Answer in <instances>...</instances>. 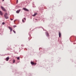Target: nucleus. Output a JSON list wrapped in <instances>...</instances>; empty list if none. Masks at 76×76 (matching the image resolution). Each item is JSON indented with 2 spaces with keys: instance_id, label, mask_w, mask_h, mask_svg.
Masks as SVG:
<instances>
[{
  "instance_id": "nucleus-1",
  "label": "nucleus",
  "mask_w": 76,
  "mask_h": 76,
  "mask_svg": "<svg viewBox=\"0 0 76 76\" xmlns=\"http://www.w3.org/2000/svg\"><path fill=\"white\" fill-rule=\"evenodd\" d=\"M8 14L7 13H5L4 15V17L6 19H9V17L7 16Z\"/></svg>"
},
{
  "instance_id": "nucleus-2",
  "label": "nucleus",
  "mask_w": 76,
  "mask_h": 76,
  "mask_svg": "<svg viewBox=\"0 0 76 76\" xmlns=\"http://www.w3.org/2000/svg\"><path fill=\"white\" fill-rule=\"evenodd\" d=\"M23 10H25V11H26V12H29V10L25 8H23Z\"/></svg>"
},
{
  "instance_id": "nucleus-3",
  "label": "nucleus",
  "mask_w": 76,
  "mask_h": 76,
  "mask_svg": "<svg viewBox=\"0 0 76 76\" xmlns=\"http://www.w3.org/2000/svg\"><path fill=\"white\" fill-rule=\"evenodd\" d=\"M1 9H2V10H3V11H4V12H6V10L2 6H1Z\"/></svg>"
},
{
  "instance_id": "nucleus-4",
  "label": "nucleus",
  "mask_w": 76,
  "mask_h": 76,
  "mask_svg": "<svg viewBox=\"0 0 76 76\" xmlns=\"http://www.w3.org/2000/svg\"><path fill=\"white\" fill-rule=\"evenodd\" d=\"M8 28H9V29L10 30V31L11 32V31H12L13 30V29H12V28L10 27H9Z\"/></svg>"
},
{
  "instance_id": "nucleus-5",
  "label": "nucleus",
  "mask_w": 76,
  "mask_h": 76,
  "mask_svg": "<svg viewBox=\"0 0 76 76\" xmlns=\"http://www.w3.org/2000/svg\"><path fill=\"white\" fill-rule=\"evenodd\" d=\"M31 64L32 65H36V64H37V63H34V62H31Z\"/></svg>"
},
{
  "instance_id": "nucleus-6",
  "label": "nucleus",
  "mask_w": 76,
  "mask_h": 76,
  "mask_svg": "<svg viewBox=\"0 0 76 76\" xmlns=\"http://www.w3.org/2000/svg\"><path fill=\"white\" fill-rule=\"evenodd\" d=\"M20 11V10H17L16 12L17 13H19V12Z\"/></svg>"
},
{
  "instance_id": "nucleus-7",
  "label": "nucleus",
  "mask_w": 76,
  "mask_h": 76,
  "mask_svg": "<svg viewBox=\"0 0 76 76\" xmlns=\"http://www.w3.org/2000/svg\"><path fill=\"white\" fill-rule=\"evenodd\" d=\"M0 15L1 16H2V15H3V12H2L1 11H0Z\"/></svg>"
},
{
  "instance_id": "nucleus-8",
  "label": "nucleus",
  "mask_w": 76,
  "mask_h": 76,
  "mask_svg": "<svg viewBox=\"0 0 76 76\" xmlns=\"http://www.w3.org/2000/svg\"><path fill=\"white\" fill-rule=\"evenodd\" d=\"M6 59V61H8V60H9V56L7 57Z\"/></svg>"
},
{
  "instance_id": "nucleus-9",
  "label": "nucleus",
  "mask_w": 76,
  "mask_h": 76,
  "mask_svg": "<svg viewBox=\"0 0 76 76\" xmlns=\"http://www.w3.org/2000/svg\"><path fill=\"white\" fill-rule=\"evenodd\" d=\"M37 15V13H36L34 15H33L32 16H35Z\"/></svg>"
},
{
  "instance_id": "nucleus-10",
  "label": "nucleus",
  "mask_w": 76,
  "mask_h": 76,
  "mask_svg": "<svg viewBox=\"0 0 76 76\" xmlns=\"http://www.w3.org/2000/svg\"><path fill=\"white\" fill-rule=\"evenodd\" d=\"M59 37H61V33H60V32H59Z\"/></svg>"
},
{
  "instance_id": "nucleus-11",
  "label": "nucleus",
  "mask_w": 76,
  "mask_h": 76,
  "mask_svg": "<svg viewBox=\"0 0 76 76\" xmlns=\"http://www.w3.org/2000/svg\"><path fill=\"white\" fill-rule=\"evenodd\" d=\"M17 59L18 60H19L20 59V57H17Z\"/></svg>"
},
{
  "instance_id": "nucleus-12",
  "label": "nucleus",
  "mask_w": 76,
  "mask_h": 76,
  "mask_svg": "<svg viewBox=\"0 0 76 76\" xmlns=\"http://www.w3.org/2000/svg\"><path fill=\"white\" fill-rule=\"evenodd\" d=\"M13 32H14V33L15 34V33H16V32H15V30H13Z\"/></svg>"
},
{
  "instance_id": "nucleus-13",
  "label": "nucleus",
  "mask_w": 76,
  "mask_h": 76,
  "mask_svg": "<svg viewBox=\"0 0 76 76\" xmlns=\"http://www.w3.org/2000/svg\"><path fill=\"white\" fill-rule=\"evenodd\" d=\"M5 23H4V22H3L2 23V25H4V24Z\"/></svg>"
},
{
  "instance_id": "nucleus-14",
  "label": "nucleus",
  "mask_w": 76,
  "mask_h": 76,
  "mask_svg": "<svg viewBox=\"0 0 76 76\" xmlns=\"http://www.w3.org/2000/svg\"><path fill=\"white\" fill-rule=\"evenodd\" d=\"M15 60H13V63H15Z\"/></svg>"
},
{
  "instance_id": "nucleus-15",
  "label": "nucleus",
  "mask_w": 76,
  "mask_h": 76,
  "mask_svg": "<svg viewBox=\"0 0 76 76\" xmlns=\"http://www.w3.org/2000/svg\"><path fill=\"white\" fill-rule=\"evenodd\" d=\"M22 22H25V21H24V20H23V19L22 20Z\"/></svg>"
},
{
  "instance_id": "nucleus-16",
  "label": "nucleus",
  "mask_w": 76,
  "mask_h": 76,
  "mask_svg": "<svg viewBox=\"0 0 76 76\" xmlns=\"http://www.w3.org/2000/svg\"><path fill=\"white\" fill-rule=\"evenodd\" d=\"M24 20H26V18H24Z\"/></svg>"
},
{
  "instance_id": "nucleus-17",
  "label": "nucleus",
  "mask_w": 76,
  "mask_h": 76,
  "mask_svg": "<svg viewBox=\"0 0 76 76\" xmlns=\"http://www.w3.org/2000/svg\"><path fill=\"white\" fill-rule=\"evenodd\" d=\"M47 36H48V34L47 33Z\"/></svg>"
},
{
  "instance_id": "nucleus-18",
  "label": "nucleus",
  "mask_w": 76,
  "mask_h": 76,
  "mask_svg": "<svg viewBox=\"0 0 76 76\" xmlns=\"http://www.w3.org/2000/svg\"><path fill=\"white\" fill-rule=\"evenodd\" d=\"M14 26V28H15V27H16V26Z\"/></svg>"
},
{
  "instance_id": "nucleus-19",
  "label": "nucleus",
  "mask_w": 76,
  "mask_h": 76,
  "mask_svg": "<svg viewBox=\"0 0 76 76\" xmlns=\"http://www.w3.org/2000/svg\"><path fill=\"white\" fill-rule=\"evenodd\" d=\"M13 20V19H11V20Z\"/></svg>"
},
{
  "instance_id": "nucleus-20",
  "label": "nucleus",
  "mask_w": 76,
  "mask_h": 76,
  "mask_svg": "<svg viewBox=\"0 0 76 76\" xmlns=\"http://www.w3.org/2000/svg\"><path fill=\"white\" fill-rule=\"evenodd\" d=\"M18 0H17V3H18Z\"/></svg>"
},
{
  "instance_id": "nucleus-21",
  "label": "nucleus",
  "mask_w": 76,
  "mask_h": 76,
  "mask_svg": "<svg viewBox=\"0 0 76 76\" xmlns=\"http://www.w3.org/2000/svg\"><path fill=\"white\" fill-rule=\"evenodd\" d=\"M36 20H37V19H35Z\"/></svg>"
},
{
  "instance_id": "nucleus-22",
  "label": "nucleus",
  "mask_w": 76,
  "mask_h": 76,
  "mask_svg": "<svg viewBox=\"0 0 76 76\" xmlns=\"http://www.w3.org/2000/svg\"><path fill=\"white\" fill-rule=\"evenodd\" d=\"M4 0H2V1H3Z\"/></svg>"
}]
</instances>
